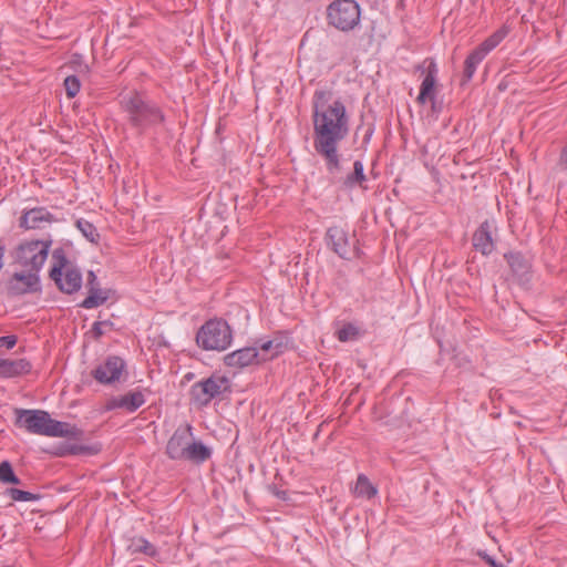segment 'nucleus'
<instances>
[{
    "label": "nucleus",
    "mask_w": 567,
    "mask_h": 567,
    "mask_svg": "<svg viewBox=\"0 0 567 567\" xmlns=\"http://www.w3.org/2000/svg\"><path fill=\"white\" fill-rule=\"evenodd\" d=\"M17 424L28 432L45 436L76 437L79 430L66 423L53 420L42 410H17Z\"/></svg>",
    "instance_id": "7ed1b4c3"
},
{
    "label": "nucleus",
    "mask_w": 567,
    "mask_h": 567,
    "mask_svg": "<svg viewBox=\"0 0 567 567\" xmlns=\"http://www.w3.org/2000/svg\"><path fill=\"white\" fill-rule=\"evenodd\" d=\"M86 286H87L89 291L100 288L97 279L95 281L87 280Z\"/></svg>",
    "instance_id": "f704fd0d"
},
{
    "label": "nucleus",
    "mask_w": 567,
    "mask_h": 567,
    "mask_svg": "<svg viewBox=\"0 0 567 567\" xmlns=\"http://www.w3.org/2000/svg\"><path fill=\"white\" fill-rule=\"evenodd\" d=\"M0 482L8 484H20V480L14 474L12 465L8 461L0 463Z\"/></svg>",
    "instance_id": "bb28decb"
},
{
    "label": "nucleus",
    "mask_w": 567,
    "mask_h": 567,
    "mask_svg": "<svg viewBox=\"0 0 567 567\" xmlns=\"http://www.w3.org/2000/svg\"><path fill=\"white\" fill-rule=\"evenodd\" d=\"M480 555L483 557V559L491 566V567H505L503 564H498L494 558H492L489 555L487 554H481Z\"/></svg>",
    "instance_id": "72a5a7b5"
},
{
    "label": "nucleus",
    "mask_w": 567,
    "mask_h": 567,
    "mask_svg": "<svg viewBox=\"0 0 567 567\" xmlns=\"http://www.w3.org/2000/svg\"><path fill=\"white\" fill-rule=\"evenodd\" d=\"M358 334H359V331H358L357 327H354L351 323L343 326L337 332V337H338L339 341H341V342L354 340L358 337Z\"/></svg>",
    "instance_id": "c85d7f7f"
},
{
    "label": "nucleus",
    "mask_w": 567,
    "mask_h": 567,
    "mask_svg": "<svg viewBox=\"0 0 567 567\" xmlns=\"http://www.w3.org/2000/svg\"><path fill=\"white\" fill-rule=\"evenodd\" d=\"M63 84L68 97H74L81 87L80 80L75 75L66 76Z\"/></svg>",
    "instance_id": "c756f323"
},
{
    "label": "nucleus",
    "mask_w": 567,
    "mask_h": 567,
    "mask_svg": "<svg viewBox=\"0 0 567 567\" xmlns=\"http://www.w3.org/2000/svg\"><path fill=\"white\" fill-rule=\"evenodd\" d=\"M109 299V291L101 288L89 291V296L80 303V307L84 309H93L103 303Z\"/></svg>",
    "instance_id": "4be33fe9"
},
{
    "label": "nucleus",
    "mask_w": 567,
    "mask_h": 567,
    "mask_svg": "<svg viewBox=\"0 0 567 567\" xmlns=\"http://www.w3.org/2000/svg\"><path fill=\"white\" fill-rule=\"evenodd\" d=\"M473 246L482 252V255H489L494 248V241L492 238V225L488 220H485L473 234Z\"/></svg>",
    "instance_id": "f3484780"
},
{
    "label": "nucleus",
    "mask_w": 567,
    "mask_h": 567,
    "mask_svg": "<svg viewBox=\"0 0 567 567\" xmlns=\"http://www.w3.org/2000/svg\"><path fill=\"white\" fill-rule=\"evenodd\" d=\"M282 348H284V343L281 341L268 340V341L262 342L259 346L258 351L260 354L266 355L267 360H269V359H272L274 357L278 355L279 353H281Z\"/></svg>",
    "instance_id": "393cba45"
},
{
    "label": "nucleus",
    "mask_w": 567,
    "mask_h": 567,
    "mask_svg": "<svg viewBox=\"0 0 567 567\" xmlns=\"http://www.w3.org/2000/svg\"><path fill=\"white\" fill-rule=\"evenodd\" d=\"M87 280H92V281H95L96 280V276L93 271H89L87 274Z\"/></svg>",
    "instance_id": "e433bc0d"
},
{
    "label": "nucleus",
    "mask_w": 567,
    "mask_h": 567,
    "mask_svg": "<svg viewBox=\"0 0 567 567\" xmlns=\"http://www.w3.org/2000/svg\"><path fill=\"white\" fill-rule=\"evenodd\" d=\"M367 177L364 175V166L361 161H355L353 163V172L348 174L346 178L342 179V186L344 188L351 189L354 186L359 185L362 188H367L363 186Z\"/></svg>",
    "instance_id": "412c9836"
},
{
    "label": "nucleus",
    "mask_w": 567,
    "mask_h": 567,
    "mask_svg": "<svg viewBox=\"0 0 567 567\" xmlns=\"http://www.w3.org/2000/svg\"><path fill=\"white\" fill-rule=\"evenodd\" d=\"M8 495L16 502H31L39 498L38 495L18 488H9Z\"/></svg>",
    "instance_id": "cd10ccee"
},
{
    "label": "nucleus",
    "mask_w": 567,
    "mask_h": 567,
    "mask_svg": "<svg viewBox=\"0 0 567 567\" xmlns=\"http://www.w3.org/2000/svg\"><path fill=\"white\" fill-rule=\"evenodd\" d=\"M31 363L27 359H0V377L16 378L31 371Z\"/></svg>",
    "instance_id": "aec40b11"
},
{
    "label": "nucleus",
    "mask_w": 567,
    "mask_h": 567,
    "mask_svg": "<svg viewBox=\"0 0 567 567\" xmlns=\"http://www.w3.org/2000/svg\"><path fill=\"white\" fill-rule=\"evenodd\" d=\"M229 390V380L220 374H213L207 379L194 383L190 388V400L198 406L203 408L210 401L224 392Z\"/></svg>",
    "instance_id": "1a4fd4ad"
},
{
    "label": "nucleus",
    "mask_w": 567,
    "mask_h": 567,
    "mask_svg": "<svg viewBox=\"0 0 567 567\" xmlns=\"http://www.w3.org/2000/svg\"><path fill=\"white\" fill-rule=\"evenodd\" d=\"M18 338L17 336H6L0 337V348L6 347L7 349H12L17 344Z\"/></svg>",
    "instance_id": "2f4dec72"
},
{
    "label": "nucleus",
    "mask_w": 567,
    "mask_h": 567,
    "mask_svg": "<svg viewBox=\"0 0 567 567\" xmlns=\"http://www.w3.org/2000/svg\"><path fill=\"white\" fill-rule=\"evenodd\" d=\"M262 361H267V357L260 354L257 347H246L228 353L224 358L225 364L231 368H245Z\"/></svg>",
    "instance_id": "4468645a"
},
{
    "label": "nucleus",
    "mask_w": 567,
    "mask_h": 567,
    "mask_svg": "<svg viewBox=\"0 0 567 567\" xmlns=\"http://www.w3.org/2000/svg\"><path fill=\"white\" fill-rule=\"evenodd\" d=\"M327 18L338 30H352L360 21L359 4L354 0H336L328 7Z\"/></svg>",
    "instance_id": "6e6552de"
},
{
    "label": "nucleus",
    "mask_w": 567,
    "mask_h": 567,
    "mask_svg": "<svg viewBox=\"0 0 567 567\" xmlns=\"http://www.w3.org/2000/svg\"><path fill=\"white\" fill-rule=\"evenodd\" d=\"M377 493V487L369 481V478L364 474H360L357 478L354 494L370 499L374 497Z\"/></svg>",
    "instance_id": "5701e85b"
},
{
    "label": "nucleus",
    "mask_w": 567,
    "mask_h": 567,
    "mask_svg": "<svg viewBox=\"0 0 567 567\" xmlns=\"http://www.w3.org/2000/svg\"><path fill=\"white\" fill-rule=\"evenodd\" d=\"M429 101H430V102H432V110H433L434 112H436V111H437V105H436V103H435V100L433 99V100H429Z\"/></svg>",
    "instance_id": "4c0bfd02"
},
{
    "label": "nucleus",
    "mask_w": 567,
    "mask_h": 567,
    "mask_svg": "<svg viewBox=\"0 0 567 567\" xmlns=\"http://www.w3.org/2000/svg\"><path fill=\"white\" fill-rule=\"evenodd\" d=\"M557 166L560 169H567V143L565 144V146L563 147V150L560 152L559 159L557 162Z\"/></svg>",
    "instance_id": "473e14b6"
},
{
    "label": "nucleus",
    "mask_w": 567,
    "mask_h": 567,
    "mask_svg": "<svg viewBox=\"0 0 567 567\" xmlns=\"http://www.w3.org/2000/svg\"><path fill=\"white\" fill-rule=\"evenodd\" d=\"M425 66V76L422 81L420 94L417 96V103L425 104L427 100H433L435 93V83H436V74L437 66L433 59H427L424 61Z\"/></svg>",
    "instance_id": "dca6fc26"
},
{
    "label": "nucleus",
    "mask_w": 567,
    "mask_h": 567,
    "mask_svg": "<svg viewBox=\"0 0 567 567\" xmlns=\"http://www.w3.org/2000/svg\"><path fill=\"white\" fill-rule=\"evenodd\" d=\"M131 548L134 553H143L150 557H155L157 555L156 547L142 537L133 539Z\"/></svg>",
    "instance_id": "a878e982"
},
{
    "label": "nucleus",
    "mask_w": 567,
    "mask_h": 567,
    "mask_svg": "<svg viewBox=\"0 0 567 567\" xmlns=\"http://www.w3.org/2000/svg\"><path fill=\"white\" fill-rule=\"evenodd\" d=\"M165 453L171 460L190 461L195 464L204 463L212 456L208 446L193 439L190 424L181 425L175 430L167 441Z\"/></svg>",
    "instance_id": "f03ea898"
},
{
    "label": "nucleus",
    "mask_w": 567,
    "mask_h": 567,
    "mask_svg": "<svg viewBox=\"0 0 567 567\" xmlns=\"http://www.w3.org/2000/svg\"><path fill=\"white\" fill-rule=\"evenodd\" d=\"M50 243L43 240H31L20 244L14 254V262L25 269L39 274L49 254Z\"/></svg>",
    "instance_id": "0eeeda50"
},
{
    "label": "nucleus",
    "mask_w": 567,
    "mask_h": 567,
    "mask_svg": "<svg viewBox=\"0 0 567 567\" xmlns=\"http://www.w3.org/2000/svg\"><path fill=\"white\" fill-rule=\"evenodd\" d=\"M53 266L50 270V278L58 288L65 293H73L82 286L81 271L66 258L62 248L55 249L52 254Z\"/></svg>",
    "instance_id": "39448f33"
},
{
    "label": "nucleus",
    "mask_w": 567,
    "mask_h": 567,
    "mask_svg": "<svg viewBox=\"0 0 567 567\" xmlns=\"http://www.w3.org/2000/svg\"><path fill=\"white\" fill-rule=\"evenodd\" d=\"M144 395L142 392H128L124 395L111 399L107 402V409H125L128 412H134L144 404Z\"/></svg>",
    "instance_id": "6ab92c4d"
},
{
    "label": "nucleus",
    "mask_w": 567,
    "mask_h": 567,
    "mask_svg": "<svg viewBox=\"0 0 567 567\" xmlns=\"http://www.w3.org/2000/svg\"><path fill=\"white\" fill-rule=\"evenodd\" d=\"M76 228L89 241L94 244L99 241L100 234L96 227L91 221L80 218L76 220Z\"/></svg>",
    "instance_id": "b1692460"
},
{
    "label": "nucleus",
    "mask_w": 567,
    "mask_h": 567,
    "mask_svg": "<svg viewBox=\"0 0 567 567\" xmlns=\"http://www.w3.org/2000/svg\"><path fill=\"white\" fill-rule=\"evenodd\" d=\"M329 245L341 258L351 259L357 255V240L349 238L347 231L341 227L333 226L327 231Z\"/></svg>",
    "instance_id": "9b49d317"
},
{
    "label": "nucleus",
    "mask_w": 567,
    "mask_h": 567,
    "mask_svg": "<svg viewBox=\"0 0 567 567\" xmlns=\"http://www.w3.org/2000/svg\"><path fill=\"white\" fill-rule=\"evenodd\" d=\"M231 330L221 319L205 322L197 332L196 342L204 350L223 351L231 343Z\"/></svg>",
    "instance_id": "423d86ee"
},
{
    "label": "nucleus",
    "mask_w": 567,
    "mask_h": 567,
    "mask_svg": "<svg viewBox=\"0 0 567 567\" xmlns=\"http://www.w3.org/2000/svg\"><path fill=\"white\" fill-rule=\"evenodd\" d=\"M274 493H275L278 497H280V498H282V499H286V492L274 491Z\"/></svg>",
    "instance_id": "c9c22d12"
},
{
    "label": "nucleus",
    "mask_w": 567,
    "mask_h": 567,
    "mask_svg": "<svg viewBox=\"0 0 567 567\" xmlns=\"http://www.w3.org/2000/svg\"><path fill=\"white\" fill-rule=\"evenodd\" d=\"M313 148L324 162L331 175L340 166L339 144L350 131V116L340 100L331 101L328 91H316L312 99Z\"/></svg>",
    "instance_id": "f257e3e1"
},
{
    "label": "nucleus",
    "mask_w": 567,
    "mask_h": 567,
    "mask_svg": "<svg viewBox=\"0 0 567 567\" xmlns=\"http://www.w3.org/2000/svg\"><path fill=\"white\" fill-rule=\"evenodd\" d=\"M124 368L125 362L120 357H110L92 371V375L97 382L109 384L120 380Z\"/></svg>",
    "instance_id": "ddd939ff"
},
{
    "label": "nucleus",
    "mask_w": 567,
    "mask_h": 567,
    "mask_svg": "<svg viewBox=\"0 0 567 567\" xmlns=\"http://www.w3.org/2000/svg\"><path fill=\"white\" fill-rule=\"evenodd\" d=\"M55 220V217L47 208L37 207L21 216L20 226L25 229H41Z\"/></svg>",
    "instance_id": "2eb2a0df"
},
{
    "label": "nucleus",
    "mask_w": 567,
    "mask_h": 567,
    "mask_svg": "<svg viewBox=\"0 0 567 567\" xmlns=\"http://www.w3.org/2000/svg\"><path fill=\"white\" fill-rule=\"evenodd\" d=\"M121 103L128 116L130 123L140 132L164 121V115L159 107L146 101L136 92L124 95Z\"/></svg>",
    "instance_id": "20e7f679"
},
{
    "label": "nucleus",
    "mask_w": 567,
    "mask_h": 567,
    "mask_svg": "<svg viewBox=\"0 0 567 567\" xmlns=\"http://www.w3.org/2000/svg\"><path fill=\"white\" fill-rule=\"evenodd\" d=\"M112 328L113 323L109 320L96 321L92 327V333L95 339L101 338L104 334V328Z\"/></svg>",
    "instance_id": "7c9ffc66"
},
{
    "label": "nucleus",
    "mask_w": 567,
    "mask_h": 567,
    "mask_svg": "<svg viewBox=\"0 0 567 567\" xmlns=\"http://www.w3.org/2000/svg\"><path fill=\"white\" fill-rule=\"evenodd\" d=\"M505 259L507 260L516 280L522 285L528 282L530 266L524 256L519 252H511L505 255Z\"/></svg>",
    "instance_id": "a211bd4d"
},
{
    "label": "nucleus",
    "mask_w": 567,
    "mask_h": 567,
    "mask_svg": "<svg viewBox=\"0 0 567 567\" xmlns=\"http://www.w3.org/2000/svg\"><path fill=\"white\" fill-rule=\"evenodd\" d=\"M508 30L506 27H502L489 35L484 42H482L465 60L464 62V78L470 81L475 71L476 66L484 60V58L495 49L507 35Z\"/></svg>",
    "instance_id": "9d476101"
},
{
    "label": "nucleus",
    "mask_w": 567,
    "mask_h": 567,
    "mask_svg": "<svg viewBox=\"0 0 567 567\" xmlns=\"http://www.w3.org/2000/svg\"><path fill=\"white\" fill-rule=\"evenodd\" d=\"M39 274L27 271L14 272L8 281V292L11 296H20L39 290Z\"/></svg>",
    "instance_id": "f8f14e48"
}]
</instances>
